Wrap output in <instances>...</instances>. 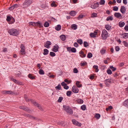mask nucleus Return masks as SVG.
Here are the masks:
<instances>
[{"mask_svg": "<svg viewBox=\"0 0 128 128\" xmlns=\"http://www.w3.org/2000/svg\"><path fill=\"white\" fill-rule=\"evenodd\" d=\"M19 108L21 109H23L24 110L26 111H28L30 110L28 108L26 107H24L23 106H19Z\"/></svg>", "mask_w": 128, "mask_h": 128, "instance_id": "nucleus-16", "label": "nucleus"}, {"mask_svg": "<svg viewBox=\"0 0 128 128\" xmlns=\"http://www.w3.org/2000/svg\"><path fill=\"white\" fill-rule=\"evenodd\" d=\"M14 82L16 84L19 85H22V83L18 80H17L16 79H14Z\"/></svg>", "mask_w": 128, "mask_h": 128, "instance_id": "nucleus-25", "label": "nucleus"}, {"mask_svg": "<svg viewBox=\"0 0 128 128\" xmlns=\"http://www.w3.org/2000/svg\"><path fill=\"white\" fill-rule=\"evenodd\" d=\"M28 77L30 79L33 80L35 79V77L32 76L31 74H29L28 76Z\"/></svg>", "mask_w": 128, "mask_h": 128, "instance_id": "nucleus-33", "label": "nucleus"}, {"mask_svg": "<svg viewBox=\"0 0 128 128\" xmlns=\"http://www.w3.org/2000/svg\"><path fill=\"white\" fill-rule=\"evenodd\" d=\"M49 51L48 50L46 49H45L44 50V52L43 54L44 55H46L48 54Z\"/></svg>", "mask_w": 128, "mask_h": 128, "instance_id": "nucleus-29", "label": "nucleus"}, {"mask_svg": "<svg viewBox=\"0 0 128 128\" xmlns=\"http://www.w3.org/2000/svg\"><path fill=\"white\" fill-rule=\"evenodd\" d=\"M118 9V7L116 6H115L113 7V10L114 11H117Z\"/></svg>", "mask_w": 128, "mask_h": 128, "instance_id": "nucleus-57", "label": "nucleus"}, {"mask_svg": "<svg viewBox=\"0 0 128 128\" xmlns=\"http://www.w3.org/2000/svg\"><path fill=\"white\" fill-rule=\"evenodd\" d=\"M118 25L120 27H122L124 25L125 23L124 22L121 21L119 22Z\"/></svg>", "mask_w": 128, "mask_h": 128, "instance_id": "nucleus-24", "label": "nucleus"}, {"mask_svg": "<svg viewBox=\"0 0 128 128\" xmlns=\"http://www.w3.org/2000/svg\"><path fill=\"white\" fill-rule=\"evenodd\" d=\"M115 50L116 51H118L120 50L119 47L118 46H116L115 47Z\"/></svg>", "mask_w": 128, "mask_h": 128, "instance_id": "nucleus-61", "label": "nucleus"}, {"mask_svg": "<svg viewBox=\"0 0 128 128\" xmlns=\"http://www.w3.org/2000/svg\"><path fill=\"white\" fill-rule=\"evenodd\" d=\"M39 73L40 74H44V73L43 70L42 69H40L39 71Z\"/></svg>", "mask_w": 128, "mask_h": 128, "instance_id": "nucleus-42", "label": "nucleus"}, {"mask_svg": "<svg viewBox=\"0 0 128 128\" xmlns=\"http://www.w3.org/2000/svg\"><path fill=\"white\" fill-rule=\"evenodd\" d=\"M66 48L67 50V51L69 52H71V50L72 48L71 47H68Z\"/></svg>", "mask_w": 128, "mask_h": 128, "instance_id": "nucleus-58", "label": "nucleus"}, {"mask_svg": "<svg viewBox=\"0 0 128 128\" xmlns=\"http://www.w3.org/2000/svg\"><path fill=\"white\" fill-rule=\"evenodd\" d=\"M24 98L25 100L27 102H28L29 101H30V100H29V99H28V98L26 96V95H24Z\"/></svg>", "mask_w": 128, "mask_h": 128, "instance_id": "nucleus-51", "label": "nucleus"}, {"mask_svg": "<svg viewBox=\"0 0 128 128\" xmlns=\"http://www.w3.org/2000/svg\"><path fill=\"white\" fill-rule=\"evenodd\" d=\"M35 24L34 22H29V24L30 26H35Z\"/></svg>", "mask_w": 128, "mask_h": 128, "instance_id": "nucleus-48", "label": "nucleus"}, {"mask_svg": "<svg viewBox=\"0 0 128 128\" xmlns=\"http://www.w3.org/2000/svg\"><path fill=\"white\" fill-rule=\"evenodd\" d=\"M110 67L113 71H114L116 70V68H114L112 66H110Z\"/></svg>", "mask_w": 128, "mask_h": 128, "instance_id": "nucleus-56", "label": "nucleus"}, {"mask_svg": "<svg viewBox=\"0 0 128 128\" xmlns=\"http://www.w3.org/2000/svg\"><path fill=\"white\" fill-rule=\"evenodd\" d=\"M15 76L17 77H19L21 76V73L20 71H17L15 73Z\"/></svg>", "mask_w": 128, "mask_h": 128, "instance_id": "nucleus-31", "label": "nucleus"}, {"mask_svg": "<svg viewBox=\"0 0 128 128\" xmlns=\"http://www.w3.org/2000/svg\"><path fill=\"white\" fill-rule=\"evenodd\" d=\"M80 82L78 81L76 82V84L78 88H80Z\"/></svg>", "mask_w": 128, "mask_h": 128, "instance_id": "nucleus-45", "label": "nucleus"}, {"mask_svg": "<svg viewBox=\"0 0 128 128\" xmlns=\"http://www.w3.org/2000/svg\"><path fill=\"white\" fill-rule=\"evenodd\" d=\"M56 89H58V90H60L61 89V86L60 84H58V85L55 87Z\"/></svg>", "mask_w": 128, "mask_h": 128, "instance_id": "nucleus-44", "label": "nucleus"}, {"mask_svg": "<svg viewBox=\"0 0 128 128\" xmlns=\"http://www.w3.org/2000/svg\"><path fill=\"white\" fill-rule=\"evenodd\" d=\"M72 122L73 124L75 125L78 126H80V123L76 121L75 120L72 119Z\"/></svg>", "mask_w": 128, "mask_h": 128, "instance_id": "nucleus-13", "label": "nucleus"}, {"mask_svg": "<svg viewBox=\"0 0 128 128\" xmlns=\"http://www.w3.org/2000/svg\"><path fill=\"white\" fill-rule=\"evenodd\" d=\"M100 115L98 114H96L94 116V117L97 119H98L100 117Z\"/></svg>", "mask_w": 128, "mask_h": 128, "instance_id": "nucleus-36", "label": "nucleus"}, {"mask_svg": "<svg viewBox=\"0 0 128 128\" xmlns=\"http://www.w3.org/2000/svg\"><path fill=\"white\" fill-rule=\"evenodd\" d=\"M59 47L57 44H56L55 46H54L52 49V51L54 52H57L58 50Z\"/></svg>", "mask_w": 128, "mask_h": 128, "instance_id": "nucleus-6", "label": "nucleus"}, {"mask_svg": "<svg viewBox=\"0 0 128 128\" xmlns=\"http://www.w3.org/2000/svg\"><path fill=\"white\" fill-rule=\"evenodd\" d=\"M73 72L75 73H76L78 72V70L76 68H74L73 70Z\"/></svg>", "mask_w": 128, "mask_h": 128, "instance_id": "nucleus-60", "label": "nucleus"}, {"mask_svg": "<svg viewBox=\"0 0 128 128\" xmlns=\"http://www.w3.org/2000/svg\"><path fill=\"white\" fill-rule=\"evenodd\" d=\"M60 37L62 40L64 41L65 40L66 37L65 35L64 34L61 35L60 36Z\"/></svg>", "mask_w": 128, "mask_h": 128, "instance_id": "nucleus-28", "label": "nucleus"}, {"mask_svg": "<svg viewBox=\"0 0 128 128\" xmlns=\"http://www.w3.org/2000/svg\"><path fill=\"white\" fill-rule=\"evenodd\" d=\"M104 82L106 86H108L111 82V79H109L106 80L104 81Z\"/></svg>", "mask_w": 128, "mask_h": 128, "instance_id": "nucleus-9", "label": "nucleus"}, {"mask_svg": "<svg viewBox=\"0 0 128 128\" xmlns=\"http://www.w3.org/2000/svg\"><path fill=\"white\" fill-rule=\"evenodd\" d=\"M71 27L74 30H76L77 28V26L76 24H74L71 25Z\"/></svg>", "mask_w": 128, "mask_h": 128, "instance_id": "nucleus-30", "label": "nucleus"}, {"mask_svg": "<svg viewBox=\"0 0 128 128\" xmlns=\"http://www.w3.org/2000/svg\"><path fill=\"white\" fill-rule=\"evenodd\" d=\"M30 101L34 104V105L35 106L38 107L40 105L38 103L34 101L33 100H30Z\"/></svg>", "mask_w": 128, "mask_h": 128, "instance_id": "nucleus-19", "label": "nucleus"}, {"mask_svg": "<svg viewBox=\"0 0 128 128\" xmlns=\"http://www.w3.org/2000/svg\"><path fill=\"white\" fill-rule=\"evenodd\" d=\"M32 3V0H26L23 4V5L24 7L26 8L29 6Z\"/></svg>", "mask_w": 128, "mask_h": 128, "instance_id": "nucleus-4", "label": "nucleus"}, {"mask_svg": "<svg viewBox=\"0 0 128 128\" xmlns=\"http://www.w3.org/2000/svg\"><path fill=\"white\" fill-rule=\"evenodd\" d=\"M113 20L112 17L111 16H108L106 19V20L107 21H108L109 20Z\"/></svg>", "mask_w": 128, "mask_h": 128, "instance_id": "nucleus-39", "label": "nucleus"}, {"mask_svg": "<svg viewBox=\"0 0 128 128\" xmlns=\"http://www.w3.org/2000/svg\"><path fill=\"white\" fill-rule=\"evenodd\" d=\"M18 7V4H16L12 6L9 8V9L10 10H12L15 8H17Z\"/></svg>", "mask_w": 128, "mask_h": 128, "instance_id": "nucleus-14", "label": "nucleus"}, {"mask_svg": "<svg viewBox=\"0 0 128 128\" xmlns=\"http://www.w3.org/2000/svg\"><path fill=\"white\" fill-rule=\"evenodd\" d=\"M44 26L46 27H48L49 26V23L47 22H45L44 24Z\"/></svg>", "mask_w": 128, "mask_h": 128, "instance_id": "nucleus-38", "label": "nucleus"}, {"mask_svg": "<svg viewBox=\"0 0 128 128\" xmlns=\"http://www.w3.org/2000/svg\"><path fill=\"white\" fill-rule=\"evenodd\" d=\"M20 48L21 50L20 51V52L21 54L22 55L25 54H26V52L25 50V47L22 44L20 45Z\"/></svg>", "mask_w": 128, "mask_h": 128, "instance_id": "nucleus-5", "label": "nucleus"}, {"mask_svg": "<svg viewBox=\"0 0 128 128\" xmlns=\"http://www.w3.org/2000/svg\"><path fill=\"white\" fill-rule=\"evenodd\" d=\"M56 55V54L53 52H50V55L52 56H55Z\"/></svg>", "mask_w": 128, "mask_h": 128, "instance_id": "nucleus-47", "label": "nucleus"}, {"mask_svg": "<svg viewBox=\"0 0 128 128\" xmlns=\"http://www.w3.org/2000/svg\"><path fill=\"white\" fill-rule=\"evenodd\" d=\"M63 99V98L61 96L60 97L58 100V102H61Z\"/></svg>", "mask_w": 128, "mask_h": 128, "instance_id": "nucleus-46", "label": "nucleus"}, {"mask_svg": "<svg viewBox=\"0 0 128 128\" xmlns=\"http://www.w3.org/2000/svg\"><path fill=\"white\" fill-rule=\"evenodd\" d=\"M71 50V52H72L75 53L76 52V49L75 48H72Z\"/></svg>", "mask_w": 128, "mask_h": 128, "instance_id": "nucleus-52", "label": "nucleus"}, {"mask_svg": "<svg viewBox=\"0 0 128 128\" xmlns=\"http://www.w3.org/2000/svg\"><path fill=\"white\" fill-rule=\"evenodd\" d=\"M35 26H38L40 27L43 26L42 24L40 22L38 21L37 22H35Z\"/></svg>", "mask_w": 128, "mask_h": 128, "instance_id": "nucleus-12", "label": "nucleus"}, {"mask_svg": "<svg viewBox=\"0 0 128 128\" xmlns=\"http://www.w3.org/2000/svg\"><path fill=\"white\" fill-rule=\"evenodd\" d=\"M105 52V50H104V49H102L101 51H100V53L102 54H104Z\"/></svg>", "mask_w": 128, "mask_h": 128, "instance_id": "nucleus-63", "label": "nucleus"}, {"mask_svg": "<svg viewBox=\"0 0 128 128\" xmlns=\"http://www.w3.org/2000/svg\"><path fill=\"white\" fill-rule=\"evenodd\" d=\"M76 13L75 11L72 10L70 12L69 14L71 16H74L76 15Z\"/></svg>", "mask_w": 128, "mask_h": 128, "instance_id": "nucleus-22", "label": "nucleus"}, {"mask_svg": "<svg viewBox=\"0 0 128 128\" xmlns=\"http://www.w3.org/2000/svg\"><path fill=\"white\" fill-rule=\"evenodd\" d=\"M84 46L85 47H87L88 46V43L86 42H84Z\"/></svg>", "mask_w": 128, "mask_h": 128, "instance_id": "nucleus-55", "label": "nucleus"}, {"mask_svg": "<svg viewBox=\"0 0 128 128\" xmlns=\"http://www.w3.org/2000/svg\"><path fill=\"white\" fill-rule=\"evenodd\" d=\"M55 29L57 31L60 30L61 29V26L60 24L57 25L55 27Z\"/></svg>", "mask_w": 128, "mask_h": 128, "instance_id": "nucleus-27", "label": "nucleus"}, {"mask_svg": "<svg viewBox=\"0 0 128 128\" xmlns=\"http://www.w3.org/2000/svg\"><path fill=\"white\" fill-rule=\"evenodd\" d=\"M51 44V42L50 41H47L44 44V46L47 48H50V46Z\"/></svg>", "mask_w": 128, "mask_h": 128, "instance_id": "nucleus-8", "label": "nucleus"}, {"mask_svg": "<svg viewBox=\"0 0 128 128\" xmlns=\"http://www.w3.org/2000/svg\"><path fill=\"white\" fill-rule=\"evenodd\" d=\"M114 16H115L117 18H121L122 16L121 14L119 12H116L114 13Z\"/></svg>", "mask_w": 128, "mask_h": 128, "instance_id": "nucleus-17", "label": "nucleus"}, {"mask_svg": "<svg viewBox=\"0 0 128 128\" xmlns=\"http://www.w3.org/2000/svg\"><path fill=\"white\" fill-rule=\"evenodd\" d=\"M87 64V63L86 62H82L81 63H80V65L82 66H83L86 64Z\"/></svg>", "mask_w": 128, "mask_h": 128, "instance_id": "nucleus-50", "label": "nucleus"}, {"mask_svg": "<svg viewBox=\"0 0 128 128\" xmlns=\"http://www.w3.org/2000/svg\"><path fill=\"white\" fill-rule=\"evenodd\" d=\"M8 32L10 35L15 36L18 35L19 34V31L14 28L9 30L8 31Z\"/></svg>", "mask_w": 128, "mask_h": 128, "instance_id": "nucleus-1", "label": "nucleus"}, {"mask_svg": "<svg viewBox=\"0 0 128 128\" xmlns=\"http://www.w3.org/2000/svg\"><path fill=\"white\" fill-rule=\"evenodd\" d=\"M72 93V92L70 91H67L66 93L67 96H71Z\"/></svg>", "mask_w": 128, "mask_h": 128, "instance_id": "nucleus-37", "label": "nucleus"}, {"mask_svg": "<svg viewBox=\"0 0 128 128\" xmlns=\"http://www.w3.org/2000/svg\"><path fill=\"white\" fill-rule=\"evenodd\" d=\"M122 43L125 46L127 47L128 46V42H127L125 41H124L122 42Z\"/></svg>", "mask_w": 128, "mask_h": 128, "instance_id": "nucleus-49", "label": "nucleus"}, {"mask_svg": "<svg viewBox=\"0 0 128 128\" xmlns=\"http://www.w3.org/2000/svg\"><path fill=\"white\" fill-rule=\"evenodd\" d=\"M78 90L77 88L75 86H73L72 88V91L75 93H77L78 92Z\"/></svg>", "mask_w": 128, "mask_h": 128, "instance_id": "nucleus-7", "label": "nucleus"}, {"mask_svg": "<svg viewBox=\"0 0 128 128\" xmlns=\"http://www.w3.org/2000/svg\"><path fill=\"white\" fill-rule=\"evenodd\" d=\"M15 21V20L14 18L12 16L11 19L10 21L8 23L9 24H12L14 23Z\"/></svg>", "mask_w": 128, "mask_h": 128, "instance_id": "nucleus-26", "label": "nucleus"}, {"mask_svg": "<svg viewBox=\"0 0 128 128\" xmlns=\"http://www.w3.org/2000/svg\"><path fill=\"white\" fill-rule=\"evenodd\" d=\"M120 11L123 14H124L126 11V9L124 6H122L121 7Z\"/></svg>", "mask_w": 128, "mask_h": 128, "instance_id": "nucleus-15", "label": "nucleus"}, {"mask_svg": "<svg viewBox=\"0 0 128 128\" xmlns=\"http://www.w3.org/2000/svg\"><path fill=\"white\" fill-rule=\"evenodd\" d=\"M123 105L124 106L128 108V99L124 102Z\"/></svg>", "mask_w": 128, "mask_h": 128, "instance_id": "nucleus-21", "label": "nucleus"}, {"mask_svg": "<svg viewBox=\"0 0 128 128\" xmlns=\"http://www.w3.org/2000/svg\"><path fill=\"white\" fill-rule=\"evenodd\" d=\"M92 54L90 52H89L88 53V55H87V57L89 58H91L92 57Z\"/></svg>", "mask_w": 128, "mask_h": 128, "instance_id": "nucleus-43", "label": "nucleus"}, {"mask_svg": "<svg viewBox=\"0 0 128 128\" xmlns=\"http://www.w3.org/2000/svg\"><path fill=\"white\" fill-rule=\"evenodd\" d=\"M107 73L109 74H112V72L110 69H108L106 71Z\"/></svg>", "mask_w": 128, "mask_h": 128, "instance_id": "nucleus-54", "label": "nucleus"}, {"mask_svg": "<svg viewBox=\"0 0 128 128\" xmlns=\"http://www.w3.org/2000/svg\"><path fill=\"white\" fill-rule=\"evenodd\" d=\"M26 116H27L29 117L31 119H32L34 120H35L36 119V118L33 116L31 115H30L29 114H26Z\"/></svg>", "mask_w": 128, "mask_h": 128, "instance_id": "nucleus-23", "label": "nucleus"}, {"mask_svg": "<svg viewBox=\"0 0 128 128\" xmlns=\"http://www.w3.org/2000/svg\"><path fill=\"white\" fill-rule=\"evenodd\" d=\"M80 108L82 110H85L86 109V106L84 105H83L80 107Z\"/></svg>", "mask_w": 128, "mask_h": 128, "instance_id": "nucleus-32", "label": "nucleus"}, {"mask_svg": "<svg viewBox=\"0 0 128 128\" xmlns=\"http://www.w3.org/2000/svg\"><path fill=\"white\" fill-rule=\"evenodd\" d=\"M30 101L34 104V105L35 106L38 107L40 105L38 103L34 101L33 100H30Z\"/></svg>", "mask_w": 128, "mask_h": 128, "instance_id": "nucleus-18", "label": "nucleus"}, {"mask_svg": "<svg viewBox=\"0 0 128 128\" xmlns=\"http://www.w3.org/2000/svg\"><path fill=\"white\" fill-rule=\"evenodd\" d=\"M108 35L107 32L105 30H103L102 34V39L103 40H106L108 37Z\"/></svg>", "mask_w": 128, "mask_h": 128, "instance_id": "nucleus-3", "label": "nucleus"}, {"mask_svg": "<svg viewBox=\"0 0 128 128\" xmlns=\"http://www.w3.org/2000/svg\"><path fill=\"white\" fill-rule=\"evenodd\" d=\"M62 109L63 110H64L68 114H72V110L68 106L63 105Z\"/></svg>", "mask_w": 128, "mask_h": 128, "instance_id": "nucleus-2", "label": "nucleus"}, {"mask_svg": "<svg viewBox=\"0 0 128 128\" xmlns=\"http://www.w3.org/2000/svg\"><path fill=\"white\" fill-rule=\"evenodd\" d=\"M12 16L10 17V16H7L6 20L7 22H9L10 21L11 19Z\"/></svg>", "mask_w": 128, "mask_h": 128, "instance_id": "nucleus-35", "label": "nucleus"}, {"mask_svg": "<svg viewBox=\"0 0 128 128\" xmlns=\"http://www.w3.org/2000/svg\"><path fill=\"white\" fill-rule=\"evenodd\" d=\"M105 28L107 30H109L111 28V26L109 24H107L105 26Z\"/></svg>", "mask_w": 128, "mask_h": 128, "instance_id": "nucleus-34", "label": "nucleus"}, {"mask_svg": "<svg viewBox=\"0 0 128 128\" xmlns=\"http://www.w3.org/2000/svg\"><path fill=\"white\" fill-rule=\"evenodd\" d=\"M97 32L95 31L94 32L91 33L90 34V36L92 38H96V35L97 34Z\"/></svg>", "mask_w": 128, "mask_h": 128, "instance_id": "nucleus-11", "label": "nucleus"}, {"mask_svg": "<svg viewBox=\"0 0 128 128\" xmlns=\"http://www.w3.org/2000/svg\"><path fill=\"white\" fill-rule=\"evenodd\" d=\"M99 4L98 2L93 4L91 6V7L93 9H95L98 6Z\"/></svg>", "mask_w": 128, "mask_h": 128, "instance_id": "nucleus-10", "label": "nucleus"}, {"mask_svg": "<svg viewBox=\"0 0 128 128\" xmlns=\"http://www.w3.org/2000/svg\"><path fill=\"white\" fill-rule=\"evenodd\" d=\"M6 94H11L13 93L12 91L10 90H6Z\"/></svg>", "mask_w": 128, "mask_h": 128, "instance_id": "nucleus-53", "label": "nucleus"}, {"mask_svg": "<svg viewBox=\"0 0 128 128\" xmlns=\"http://www.w3.org/2000/svg\"><path fill=\"white\" fill-rule=\"evenodd\" d=\"M122 35L124 38H128V33H124L122 34Z\"/></svg>", "mask_w": 128, "mask_h": 128, "instance_id": "nucleus-20", "label": "nucleus"}, {"mask_svg": "<svg viewBox=\"0 0 128 128\" xmlns=\"http://www.w3.org/2000/svg\"><path fill=\"white\" fill-rule=\"evenodd\" d=\"M74 46L76 47H77L78 46V44L76 42H75L74 44Z\"/></svg>", "mask_w": 128, "mask_h": 128, "instance_id": "nucleus-62", "label": "nucleus"}, {"mask_svg": "<svg viewBox=\"0 0 128 128\" xmlns=\"http://www.w3.org/2000/svg\"><path fill=\"white\" fill-rule=\"evenodd\" d=\"M96 16L97 14L96 13H94L92 15L91 17H96Z\"/></svg>", "mask_w": 128, "mask_h": 128, "instance_id": "nucleus-59", "label": "nucleus"}, {"mask_svg": "<svg viewBox=\"0 0 128 128\" xmlns=\"http://www.w3.org/2000/svg\"><path fill=\"white\" fill-rule=\"evenodd\" d=\"M105 3V1L104 0H100L99 3L100 5H104Z\"/></svg>", "mask_w": 128, "mask_h": 128, "instance_id": "nucleus-41", "label": "nucleus"}, {"mask_svg": "<svg viewBox=\"0 0 128 128\" xmlns=\"http://www.w3.org/2000/svg\"><path fill=\"white\" fill-rule=\"evenodd\" d=\"M64 89H66V90H67L69 88V87L66 84V85L64 86Z\"/></svg>", "mask_w": 128, "mask_h": 128, "instance_id": "nucleus-64", "label": "nucleus"}, {"mask_svg": "<svg viewBox=\"0 0 128 128\" xmlns=\"http://www.w3.org/2000/svg\"><path fill=\"white\" fill-rule=\"evenodd\" d=\"M80 56H81L82 57H84L86 56V55L85 54H84V52H83L82 51H80Z\"/></svg>", "mask_w": 128, "mask_h": 128, "instance_id": "nucleus-40", "label": "nucleus"}]
</instances>
